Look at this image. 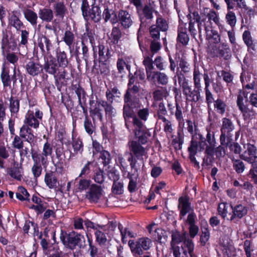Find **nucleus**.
Here are the masks:
<instances>
[{
  "label": "nucleus",
  "instance_id": "2",
  "mask_svg": "<svg viewBox=\"0 0 257 257\" xmlns=\"http://www.w3.org/2000/svg\"><path fill=\"white\" fill-rule=\"evenodd\" d=\"M245 150L240 155V158L251 164L252 169L249 171V175L254 183H257V149L252 144H247L244 147Z\"/></svg>",
  "mask_w": 257,
  "mask_h": 257
},
{
  "label": "nucleus",
  "instance_id": "21",
  "mask_svg": "<svg viewBox=\"0 0 257 257\" xmlns=\"http://www.w3.org/2000/svg\"><path fill=\"white\" fill-rule=\"evenodd\" d=\"M26 69L29 74L35 76L39 75L42 72L43 67L38 63L30 61L26 64Z\"/></svg>",
  "mask_w": 257,
  "mask_h": 257
},
{
  "label": "nucleus",
  "instance_id": "22",
  "mask_svg": "<svg viewBox=\"0 0 257 257\" xmlns=\"http://www.w3.org/2000/svg\"><path fill=\"white\" fill-rule=\"evenodd\" d=\"M232 212L233 214L230 218V221L233 220L235 218H241L247 214V209L245 206L238 204L232 207Z\"/></svg>",
  "mask_w": 257,
  "mask_h": 257
},
{
  "label": "nucleus",
  "instance_id": "44",
  "mask_svg": "<svg viewBox=\"0 0 257 257\" xmlns=\"http://www.w3.org/2000/svg\"><path fill=\"white\" fill-rule=\"evenodd\" d=\"M177 78L179 85L182 88L183 93L189 92V89H190L191 87L189 85L188 80L182 74H178L177 75Z\"/></svg>",
  "mask_w": 257,
  "mask_h": 257
},
{
  "label": "nucleus",
  "instance_id": "20",
  "mask_svg": "<svg viewBox=\"0 0 257 257\" xmlns=\"http://www.w3.org/2000/svg\"><path fill=\"white\" fill-rule=\"evenodd\" d=\"M187 236V234L185 232L181 233L177 231H173L171 235V249L180 247L177 245L181 242H183Z\"/></svg>",
  "mask_w": 257,
  "mask_h": 257
},
{
  "label": "nucleus",
  "instance_id": "11",
  "mask_svg": "<svg viewBox=\"0 0 257 257\" xmlns=\"http://www.w3.org/2000/svg\"><path fill=\"white\" fill-rule=\"evenodd\" d=\"M17 72L16 68L14 69V74L11 78L10 76L7 71L3 70L1 75V78L5 88L9 87L10 89L11 88V82L13 81V85L14 86L17 82Z\"/></svg>",
  "mask_w": 257,
  "mask_h": 257
},
{
  "label": "nucleus",
  "instance_id": "43",
  "mask_svg": "<svg viewBox=\"0 0 257 257\" xmlns=\"http://www.w3.org/2000/svg\"><path fill=\"white\" fill-rule=\"evenodd\" d=\"M24 15L26 20L33 26L37 24L38 16L36 13L31 10L27 9L24 11Z\"/></svg>",
  "mask_w": 257,
  "mask_h": 257
},
{
  "label": "nucleus",
  "instance_id": "29",
  "mask_svg": "<svg viewBox=\"0 0 257 257\" xmlns=\"http://www.w3.org/2000/svg\"><path fill=\"white\" fill-rule=\"evenodd\" d=\"M177 41L184 46L188 44L189 37L187 34L186 28L182 26L178 28Z\"/></svg>",
  "mask_w": 257,
  "mask_h": 257
},
{
  "label": "nucleus",
  "instance_id": "59",
  "mask_svg": "<svg viewBox=\"0 0 257 257\" xmlns=\"http://www.w3.org/2000/svg\"><path fill=\"white\" fill-rule=\"evenodd\" d=\"M155 26L157 27L160 30L162 31H166L168 30V26L166 21L163 19L162 17H158L156 20V25Z\"/></svg>",
  "mask_w": 257,
  "mask_h": 257
},
{
  "label": "nucleus",
  "instance_id": "32",
  "mask_svg": "<svg viewBox=\"0 0 257 257\" xmlns=\"http://www.w3.org/2000/svg\"><path fill=\"white\" fill-rule=\"evenodd\" d=\"M103 18L105 22L110 21L112 24H115L117 22L116 14L112 10H109L104 7L103 14Z\"/></svg>",
  "mask_w": 257,
  "mask_h": 257
},
{
  "label": "nucleus",
  "instance_id": "46",
  "mask_svg": "<svg viewBox=\"0 0 257 257\" xmlns=\"http://www.w3.org/2000/svg\"><path fill=\"white\" fill-rule=\"evenodd\" d=\"M202 74L200 72L198 68L195 67L193 71V83L194 87L202 89L201 80Z\"/></svg>",
  "mask_w": 257,
  "mask_h": 257
},
{
  "label": "nucleus",
  "instance_id": "3",
  "mask_svg": "<svg viewBox=\"0 0 257 257\" xmlns=\"http://www.w3.org/2000/svg\"><path fill=\"white\" fill-rule=\"evenodd\" d=\"M124 101L123 114L125 125L127 127L126 123L127 119L135 115L136 110L140 108L141 105L139 99L137 96H124Z\"/></svg>",
  "mask_w": 257,
  "mask_h": 257
},
{
  "label": "nucleus",
  "instance_id": "60",
  "mask_svg": "<svg viewBox=\"0 0 257 257\" xmlns=\"http://www.w3.org/2000/svg\"><path fill=\"white\" fill-rule=\"evenodd\" d=\"M153 8L149 5H146L142 11L144 17L148 20H152L153 18Z\"/></svg>",
  "mask_w": 257,
  "mask_h": 257
},
{
  "label": "nucleus",
  "instance_id": "8",
  "mask_svg": "<svg viewBox=\"0 0 257 257\" xmlns=\"http://www.w3.org/2000/svg\"><path fill=\"white\" fill-rule=\"evenodd\" d=\"M211 52L213 56L221 57L225 60L231 57L230 49L228 44L225 42L221 43L218 46L213 47Z\"/></svg>",
  "mask_w": 257,
  "mask_h": 257
},
{
  "label": "nucleus",
  "instance_id": "19",
  "mask_svg": "<svg viewBox=\"0 0 257 257\" xmlns=\"http://www.w3.org/2000/svg\"><path fill=\"white\" fill-rule=\"evenodd\" d=\"M113 183L112 186V192L115 194H121L123 192V183L118 181L119 175L115 172L111 173Z\"/></svg>",
  "mask_w": 257,
  "mask_h": 257
},
{
  "label": "nucleus",
  "instance_id": "34",
  "mask_svg": "<svg viewBox=\"0 0 257 257\" xmlns=\"http://www.w3.org/2000/svg\"><path fill=\"white\" fill-rule=\"evenodd\" d=\"M25 123L28 126L37 128L39 126V121L36 118L33 112H29L26 115Z\"/></svg>",
  "mask_w": 257,
  "mask_h": 257
},
{
  "label": "nucleus",
  "instance_id": "10",
  "mask_svg": "<svg viewBox=\"0 0 257 257\" xmlns=\"http://www.w3.org/2000/svg\"><path fill=\"white\" fill-rule=\"evenodd\" d=\"M102 12L99 6L93 5L91 9L86 12V15L83 16L86 20H92L94 22H99L102 17Z\"/></svg>",
  "mask_w": 257,
  "mask_h": 257
},
{
  "label": "nucleus",
  "instance_id": "37",
  "mask_svg": "<svg viewBox=\"0 0 257 257\" xmlns=\"http://www.w3.org/2000/svg\"><path fill=\"white\" fill-rule=\"evenodd\" d=\"M242 39L248 49L255 50V45L253 43L251 33L249 31L246 30L243 33Z\"/></svg>",
  "mask_w": 257,
  "mask_h": 257
},
{
  "label": "nucleus",
  "instance_id": "33",
  "mask_svg": "<svg viewBox=\"0 0 257 257\" xmlns=\"http://www.w3.org/2000/svg\"><path fill=\"white\" fill-rule=\"evenodd\" d=\"M32 158L34 163L41 164L44 167H46L48 165V158H46V157H45L41 153L32 152Z\"/></svg>",
  "mask_w": 257,
  "mask_h": 257
},
{
  "label": "nucleus",
  "instance_id": "30",
  "mask_svg": "<svg viewBox=\"0 0 257 257\" xmlns=\"http://www.w3.org/2000/svg\"><path fill=\"white\" fill-rule=\"evenodd\" d=\"M45 70L50 74H55L58 68L57 64L53 58L47 59L44 64Z\"/></svg>",
  "mask_w": 257,
  "mask_h": 257
},
{
  "label": "nucleus",
  "instance_id": "23",
  "mask_svg": "<svg viewBox=\"0 0 257 257\" xmlns=\"http://www.w3.org/2000/svg\"><path fill=\"white\" fill-rule=\"evenodd\" d=\"M187 122V130L192 135L193 140H202L203 137L201 134L198 133V129L195 123L191 120L188 119Z\"/></svg>",
  "mask_w": 257,
  "mask_h": 257
},
{
  "label": "nucleus",
  "instance_id": "24",
  "mask_svg": "<svg viewBox=\"0 0 257 257\" xmlns=\"http://www.w3.org/2000/svg\"><path fill=\"white\" fill-rule=\"evenodd\" d=\"M200 141L199 142H197L195 140L192 139L190 146L188 148L189 154L196 155L197 152L204 150L205 147V141H203V139Z\"/></svg>",
  "mask_w": 257,
  "mask_h": 257
},
{
  "label": "nucleus",
  "instance_id": "47",
  "mask_svg": "<svg viewBox=\"0 0 257 257\" xmlns=\"http://www.w3.org/2000/svg\"><path fill=\"white\" fill-rule=\"evenodd\" d=\"M10 104L9 108L12 115L17 114L19 110L20 102L17 99H14L11 96L9 99Z\"/></svg>",
  "mask_w": 257,
  "mask_h": 257
},
{
  "label": "nucleus",
  "instance_id": "13",
  "mask_svg": "<svg viewBox=\"0 0 257 257\" xmlns=\"http://www.w3.org/2000/svg\"><path fill=\"white\" fill-rule=\"evenodd\" d=\"M90 115L92 117L93 120L94 121L96 119H98L100 121L102 120V114L101 110L99 107L101 106L98 103V100L95 103L94 100L90 101Z\"/></svg>",
  "mask_w": 257,
  "mask_h": 257
},
{
  "label": "nucleus",
  "instance_id": "53",
  "mask_svg": "<svg viewBox=\"0 0 257 257\" xmlns=\"http://www.w3.org/2000/svg\"><path fill=\"white\" fill-rule=\"evenodd\" d=\"M225 20L227 24L232 28L235 26L237 19L235 13L232 11H229L227 12L225 15Z\"/></svg>",
  "mask_w": 257,
  "mask_h": 257
},
{
  "label": "nucleus",
  "instance_id": "16",
  "mask_svg": "<svg viewBox=\"0 0 257 257\" xmlns=\"http://www.w3.org/2000/svg\"><path fill=\"white\" fill-rule=\"evenodd\" d=\"M56 158L52 160V162L57 172H61L63 169V162L64 161V154L63 150L61 148H57L55 150Z\"/></svg>",
  "mask_w": 257,
  "mask_h": 257
},
{
  "label": "nucleus",
  "instance_id": "39",
  "mask_svg": "<svg viewBox=\"0 0 257 257\" xmlns=\"http://www.w3.org/2000/svg\"><path fill=\"white\" fill-rule=\"evenodd\" d=\"M135 135L138 138L139 143L145 144L147 142V140L151 136L150 133L145 129L143 130H137L135 132Z\"/></svg>",
  "mask_w": 257,
  "mask_h": 257
},
{
  "label": "nucleus",
  "instance_id": "14",
  "mask_svg": "<svg viewBox=\"0 0 257 257\" xmlns=\"http://www.w3.org/2000/svg\"><path fill=\"white\" fill-rule=\"evenodd\" d=\"M38 46L43 53H49L53 48L51 41L45 35H42L38 39Z\"/></svg>",
  "mask_w": 257,
  "mask_h": 257
},
{
  "label": "nucleus",
  "instance_id": "63",
  "mask_svg": "<svg viewBox=\"0 0 257 257\" xmlns=\"http://www.w3.org/2000/svg\"><path fill=\"white\" fill-rule=\"evenodd\" d=\"M210 237V233L206 228L202 229V232L200 235V241L202 245H205L208 241Z\"/></svg>",
  "mask_w": 257,
  "mask_h": 257
},
{
  "label": "nucleus",
  "instance_id": "49",
  "mask_svg": "<svg viewBox=\"0 0 257 257\" xmlns=\"http://www.w3.org/2000/svg\"><path fill=\"white\" fill-rule=\"evenodd\" d=\"M57 59L60 67H66L68 61L66 53L64 51H59L57 53Z\"/></svg>",
  "mask_w": 257,
  "mask_h": 257
},
{
  "label": "nucleus",
  "instance_id": "18",
  "mask_svg": "<svg viewBox=\"0 0 257 257\" xmlns=\"http://www.w3.org/2000/svg\"><path fill=\"white\" fill-rule=\"evenodd\" d=\"M206 142L207 143L205 142L206 154L209 155H213L216 146V141L213 133H211L210 132H208L206 136Z\"/></svg>",
  "mask_w": 257,
  "mask_h": 257
},
{
  "label": "nucleus",
  "instance_id": "1",
  "mask_svg": "<svg viewBox=\"0 0 257 257\" xmlns=\"http://www.w3.org/2000/svg\"><path fill=\"white\" fill-rule=\"evenodd\" d=\"M189 19V31L192 36L194 37L197 34V30L195 27V24L197 23L198 33L200 36L201 35L202 31L204 30L207 36L209 35V33L212 28V23L207 21L206 18H202L198 12L197 11L193 12L191 14L188 15Z\"/></svg>",
  "mask_w": 257,
  "mask_h": 257
},
{
  "label": "nucleus",
  "instance_id": "50",
  "mask_svg": "<svg viewBox=\"0 0 257 257\" xmlns=\"http://www.w3.org/2000/svg\"><path fill=\"white\" fill-rule=\"evenodd\" d=\"M30 195L27 190L22 186L18 188L16 197L21 201L29 200Z\"/></svg>",
  "mask_w": 257,
  "mask_h": 257
},
{
  "label": "nucleus",
  "instance_id": "41",
  "mask_svg": "<svg viewBox=\"0 0 257 257\" xmlns=\"http://www.w3.org/2000/svg\"><path fill=\"white\" fill-rule=\"evenodd\" d=\"M127 178L129 179L130 181L128 185V191L132 193L137 190V180L138 177V174L128 173L127 174Z\"/></svg>",
  "mask_w": 257,
  "mask_h": 257
},
{
  "label": "nucleus",
  "instance_id": "55",
  "mask_svg": "<svg viewBox=\"0 0 257 257\" xmlns=\"http://www.w3.org/2000/svg\"><path fill=\"white\" fill-rule=\"evenodd\" d=\"M74 39L75 36L72 32L66 31L65 32L63 40L69 48H71V46L73 44Z\"/></svg>",
  "mask_w": 257,
  "mask_h": 257
},
{
  "label": "nucleus",
  "instance_id": "31",
  "mask_svg": "<svg viewBox=\"0 0 257 257\" xmlns=\"http://www.w3.org/2000/svg\"><path fill=\"white\" fill-rule=\"evenodd\" d=\"M45 182L50 189L56 188L58 184L57 179L53 173H47L45 176Z\"/></svg>",
  "mask_w": 257,
  "mask_h": 257
},
{
  "label": "nucleus",
  "instance_id": "61",
  "mask_svg": "<svg viewBox=\"0 0 257 257\" xmlns=\"http://www.w3.org/2000/svg\"><path fill=\"white\" fill-rule=\"evenodd\" d=\"M168 95L166 89L157 90L153 93V97L155 100L159 101L166 97Z\"/></svg>",
  "mask_w": 257,
  "mask_h": 257
},
{
  "label": "nucleus",
  "instance_id": "52",
  "mask_svg": "<svg viewBox=\"0 0 257 257\" xmlns=\"http://www.w3.org/2000/svg\"><path fill=\"white\" fill-rule=\"evenodd\" d=\"M72 146L75 154H81L83 151V145L82 141L79 139H73Z\"/></svg>",
  "mask_w": 257,
  "mask_h": 257
},
{
  "label": "nucleus",
  "instance_id": "42",
  "mask_svg": "<svg viewBox=\"0 0 257 257\" xmlns=\"http://www.w3.org/2000/svg\"><path fill=\"white\" fill-rule=\"evenodd\" d=\"M98 103L102 107L104 108L105 114L107 117L111 118L114 116L115 114V109L113 108L111 104H109L107 102L102 100H98Z\"/></svg>",
  "mask_w": 257,
  "mask_h": 257
},
{
  "label": "nucleus",
  "instance_id": "56",
  "mask_svg": "<svg viewBox=\"0 0 257 257\" xmlns=\"http://www.w3.org/2000/svg\"><path fill=\"white\" fill-rule=\"evenodd\" d=\"M233 168L238 174L242 173L245 170V165L240 160H232Z\"/></svg>",
  "mask_w": 257,
  "mask_h": 257
},
{
  "label": "nucleus",
  "instance_id": "57",
  "mask_svg": "<svg viewBox=\"0 0 257 257\" xmlns=\"http://www.w3.org/2000/svg\"><path fill=\"white\" fill-rule=\"evenodd\" d=\"M110 36L112 39L111 42L114 44L117 43L121 36L120 29L117 27L113 28Z\"/></svg>",
  "mask_w": 257,
  "mask_h": 257
},
{
  "label": "nucleus",
  "instance_id": "58",
  "mask_svg": "<svg viewBox=\"0 0 257 257\" xmlns=\"http://www.w3.org/2000/svg\"><path fill=\"white\" fill-rule=\"evenodd\" d=\"M247 102V93L245 91H240L237 96V105L239 109L244 106V102Z\"/></svg>",
  "mask_w": 257,
  "mask_h": 257
},
{
  "label": "nucleus",
  "instance_id": "40",
  "mask_svg": "<svg viewBox=\"0 0 257 257\" xmlns=\"http://www.w3.org/2000/svg\"><path fill=\"white\" fill-rule=\"evenodd\" d=\"M100 227V228L97 229V230L95 231V235L96 241L100 244H103L107 240L105 233L102 232L103 231H106V226L102 225Z\"/></svg>",
  "mask_w": 257,
  "mask_h": 257
},
{
  "label": "nucleus",
  "instance_id": "27",
  "mask_svg": "<svg viewBox=\"0 0 257 257\" xmlns=\"http://www.w3.org/2000/svg\"><path fill=\"white\" fill-rule=\"evenodd\" d=\"M179 207L180 209V214L185 215L191 209L190 203L188 197H182L179 199Z\"/></svg>",
  "mask_w": 257,
  "mask_h": 257
},
{
  "label": "nucleus",
  "instance_id": "45",
  "mask_svg": "<svg viewBox=\"0 0 257 257\" xmlns=\"http://www.w3.org/2000/svg\"><path fill=\"white\" fill-rule=\"evenodd\" d=\"M9 24L11 26L15 28L17 30H20L24 27L23 23L19 17L13 13L9 18Z\"/></svg>",
  "mask_w": 257,
  "mask_h": 257
},
{
  "label": "nucleus",
  "instance_id": "26",
  "mask_svg": "<svg viewBox=\"0 0 257 257\" xmlns=\"http://www.w3.org/2000/svg\"><path fill=\"white\" fill-rule=\"evenodd\" d=\"M20 136L30 143L34 141L35 138L31 129L27 125H23L21 128Z\"/></svg>",
  "mask_w": 257,
  "mask_h": 257
},
{
  "label": "nucleus",
  "instance_id": "12",
  "mask_svg": "<svg viewBox=\"0 0 257 257\" xmlns=\"http://www.w3.org/2000/svg\"><path fill=\"white\" fill-rule=\"evenodd\" d=\"M118 20L121 26L124 29L129 28L134 23L132 16L126 11L121 10L119 11Z\"/></svg>",
  "mask_w": 257,
  "mask_h": 257
},
{
  "label": "nucleus",
  "instance_id": "35",
  "mask_svg": "<svg viewBox=\"0 0 257 257\" xmlns=\"http://www.w3.org/2000/svg\"><path fill=\"white\" fill-rule=\"evenodd\" d=\"M232 207L226 203H221L218 205V214L224 219L227 217L228 214L232 212Z\"/></svg>",
  "mask_w": 257,
  "mask_h": 257
},
{
  "label": "nucleus",
  "instance_id": "17",
  "mask_svg": "<svg viewBox=\"0 0 257 257\" xmlns=\"http://www.w3.org/2000/svg\"><path fill=\"white\" fill-rule=\"evenodd\" d=\"M54 14L56 17L63 19L68 11L63 2H57L53 5Z\"/></svg>",
  "mask_w": 257,
  "mask_h": 257
},
{
  "label": "nucleus",
  "instance_id": "36",
  "mask_svg": "<svg viewBox=\"0 0 257 257\" xmlns=\"http://www.w3.org/2000/svg\"><path fill=\"white\" fill-rule=\"evenodd\" d=\"M202 89L196 88L194 87V90H192L191 88L189 89V92L185 93L187 99L189 101L197 102L200 98V92Z\"/></svg>",
  "mask_w": 257,
  "mask_h": 257
},
{
  "label": "nucleus",
  "instance_id": "25",
  "mask_svg": "<svg viewBox=\"0 0 257 257\" xmlns=\"http://www.w3.org/2000/svg\"><path fill=\"white\" fill-rule=\"evenodd\" d=\"M77 177L76 178L75 181H77L76 185V191L77 192H82L89 189L91 185L90 184L91 181L85 178Z\"/></svg>",
  "mask_w": 257,
  "mask_h": 257
},
{
  "label": "nucleus",
  "instance_id": "6",
  "mask_svg": "<svg viewBox=\"0 0 257 257\" xmlns=\"http://www.w3.org/2000/svg\"><path fill=\"white\" fill-rule=\"evenodd\" d=\"M127 146L130 151V156L135 157L144 165L143 157H146L147 155L146 149L143 147L138 141L135 140L129 141Z\"/></svg>",
  "mask_w": 257,
  "mask_h": 257
},
{
  "label": "nucleus",
  "instance_id": "5",
  "mask_svg": "<svg viewBox=\"0 0 257 257\" xmlns=\"http://www.w3.org/2000/svg\"><path fill=\"white\" fill-rule=\"evenodd\" d=\"M152 243L151 239L143 237L139 238L136 241L130 240L128 244L133 255L135 257H138L143 253V249L147 250L151 247Z\"/></svg>",
  "mask_w": 257,
  "mask_h": 257
},
{
  "label": "nucleus",
  "instance_id": "51",
  "mask_svg": "<svg viewBox=\"0 0 257 257\" xmlns=\"http://www.w3.org/2000/svg\"><path fill=\"white\" fill-rule=\"evenodd\" d=\"M127 160L130 163V166L132 171L131 173L138 174V170L141 166V165L138 163L139 160L135 157L131 155Z\"/></svg>",
  "mask_w": 257,
  "mask_h": 257
},
{
  "label": "nucleus",
  "instance_id": "64",
  "mask_svg": "<svg viewBox=\"0 0 257 257\" xmlns=\"http://www.w3.org/2000/svg\"><path fill=\"white\" fill-rule=\"evenodd\" d=\"M52 152L53 149L52 145L48 142L45 143L43 145L42 151L41 154L48 158V157L52 155Z\"/></svg>",
  "mask_w": 257,
  "mask_h": 257
},
{
  "label": "nucleus",
  "instance_id": "38",
  "mask_svg": "<svg viewBox=\"0 0 257 257\" xmlns=\"http://www.w3.org/2000/svg\"><path fill=\"white\" fill-rule=\"evenodd\" d=\"M180 248H183L184 250H187V253H189L191 257H192L194 249V244L192 240L188 236L183 241Z\"/></svg>",
  "mask_w": 257,
  "mask_h": 257
},
{
  "label": "nucleus",
  "instance_id": "54",
  "mask_svg": "<svg viewBox=\"0 0 257 257\" xmlns=\"http://www.w3.org/2000/svg\"><path fill=\"white\" fill-rule=\"evenodd\" d=\"M118 229L120 232L121 235V240L123 243H126L127 240L125 239L126 236L134 237V235L127 228H123L121 224L118 225Z\"/></svg>",
  "mask_w": 257,
  "mask_h": 257
},
{
  "label": "nucleus",
  "instance_id": "7",
  "mask_svg": "<svg viewBox=\"0 0 257 257\" xmlns=\"http://www.w3.org/2000/svg\"><path fill=\"white\" fill-rule=\"evenodd\" d=\"M104 196V191L101 186L95 184H91L85 194V197L90 203H98Z\"/></svg>",
  "mask_w": 257,
  "mask_h": 257
},
{
  "label": "nucleus",
  "instance_id": "4",
  "mask_svg": "<svg viewBox=\"0 0 257 257\" xmlns=\"http://www.w3.org/2000/svg\"><path fill=\"white\" fill-rule=\"evenodd\" d=\"M235 126L230 119L224 117L222 119V125L221 127V135L220 142L222 146H227L231 140V132L234 130Z\"/></svg>",
  "mask_w": 257,
  "mask_h": 257
},
{
  "label": "nucleus",
  "instance_id": "15",
  "mask_svg": "<svg viewBox=\"0 0 257 257\" xmlns=\"http://www.w3.org/2000/svg\"><path fill=\"white\" fill-rule=\"evenodd\" d=\"M202 14H204L205 16V18H206L207 21L210 22V23H212V21H213L220 28L221 25L219 17L217 12L212 9L205 8L203 9V13H201V15Z\"/></svg>",
  "mask_w": 257,
  "mask_h": 257
},
{
  "label": "nucleus",
  "instance_id": "9",
  "mask_svg": "<svg viewBox=\"0 0 257 257\" xmlns=\"http://www.w3.org/2000/svg\"><path fill=\"white\" fill-rule=\"evenodd\" d=\"M67 241L70 248H73L77 245L81 247L85 243V238L80 233L72 232L69 234Z\"/></svg>",
  "mask_w": 257,
  "mask_h": 257
},
{
  "label": "nucleus",
  "instance_id": "48",
  "mask_svg": "<svg viewBox=\"0 0 257 257\" xmlns=\"http://www.w3.org/2000/svg\"><path fill=\"white\" fill-rule=\"evenodd\" d=\"M215 110L219 114H223L226 110V105L225 102L220 99H217L214 101Z\"/></svg>",
  "mask_w": 257,
  "mask_h": 257
},
{
  "label": "nucleus",
  "instance_id": "62",
  "mask_svg": "<svg viewBox=\"0 0 257 257\" xmlns=\"http://www.w3.org/2000/svg\"><path fill=\"white\" fill-rule=\"evenodd\" d=\"M98 49L100 61H105L107 58L108 49H105V47L101 44L98 45Z\"/></svg>",
  "mask_w": 257,
  "mask_h": 257
},
{
  "label": "nucleus",
  "instance_id": "28",
  "mask_svg": "<svg viewBox=\"0 0 257 257\" xmlns=\"http://www.w3.org/2000/svg\"><path fill=\"white\" fill-rule=\"evenodd\" d=\"M39 17L43 21L46 22H51L54 18L53 11L48 8H43L39 11Z\"/></svg>",
  "mask_w": 257,
  "mask_h": 257
}]
</instances>
